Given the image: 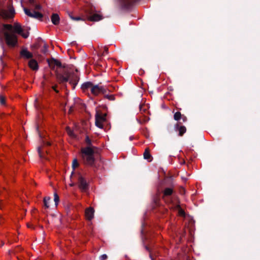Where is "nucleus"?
Instances as JSON below:
<instances>
[{
	"mask_svg": "<svg viewBox=\"0 0 260 260\" xmlns=\"http://www.w3.org/2000/svg\"><path fill=\"white\" fill-rule=\"evenodd\" d=\"M22 31L21 26L18 23H15L14 26L10 24L4 25L3 32L7 45L10 47L15 46L17 42V37L13 32L20 34Z\"/></svg>",
	"mask_w": 260,
	"mask_h": 260,
	"instance_id": "nucleus-1",
	"label": "nucleus"
},
{
	"mask_svg": "<svg viewBox=\"0 0 260 260\" xmlns=\"http://www.w3.org/2000/svg\"><path fill=\"white\" fill-rule=\"evenodd\" d=\"M82 157L86 164L91 165L94 161L93 154L94 149L91 146H88L82 148L81 150Z\"/></svg>",
	"mask_w": 260,
	"mask_h": 260,
	"instance_id": "nucleus-2",
	"label": "nucleus"
},
{
	"mask_svg": "<svg viewBox=\"0 0 260 260\" xmlns=\"http://www.w3.org/2000/svg\"><path fill=\"white\" fill-rule=\"evenodd\" d=\"M56 77L57 79L61 82H69L71 84H76L78 81V77L74 74H65L62 75L57 74Z\"/></svg>",
	"mask_w": 260,
	"mask_h": 260,
	"instance_id": "nucleus-3",
	"label": "nucleus"
},
{
	"mask_svg": "<svg viewBox=\"0 0 260 260\" xmlns=\"http://www.w3.org/2000/svg\"><path fill=\"white\" fill-rule=\"evenodd\" d=\"M106 114L97 111L95 114V125L100 128L103 127V123L106 121Z\"/></svg>",
	"mask_w": 260,
	"mask_h": 260,
	"instance_id": "nucleus-4",
	"label": "nucleus"
},
{
	"mask_svg": "<svg viewBox=\"0 0 260 260\" xmlns=\"http://www.w3.org/2000/svg\"><path fill=\"white\" fill-rule=\"evenodd\" d=\"M23 10L25 14L31 18L37 19L38 20H41L43 17V14L38 11H35L34 9H29L25 8H23Z\"/></svg>",
	"mask_w": 260,
	"mask_h": 260,
	"instance_id": "nucleus-5",
	"label": "nucleus"
},
{
	"mask_svg": "<svg viewBox=\"0 0 260 260\" xmlns=\"http://www.w3.org/2000/svg\"><path fill=\"white\" fill-rule=\"evenodd\" d=\"M91 91L93 94L98 95L100 93H104L106 91V89L103 86L95 85L92 86Z\"/></svg>",
	"mask_w": 260,
	"mask_h": 260,
	"instance_id": "nucleus-6",
	"label": "nucleus"
},
{
	"mask_svg": "<svg viewBox=\"0 0 260 260\" xmlns=\"http://www.w3.org/2000/svg\"><path fill=\"white\" fill-rule=\"evenodd\" d=\"M94 210L92 207H89L86 209L85 211V216L86 219L88 220H92L94 217Z\"/></svg>",
	"mask_w": 260,
	"mask_h": 260,
	"instance_id": "nucleus-7",
	"label": "nucleus"
},
{
	"mask_svg": "<svg viewBox=\"0 0 260 260\" xmlns=\"http://www.w3.org/2000/svg\"><path fill=\"white\" fill-rule=\"evenodd\" d=\"M79 180V186L80 188L82 190H85L87 188V183L85 180L84 177L81 175H79L78 177Z\"/></svg>",
	"mask_w": 260,
	"mask_h": 260,
	"instance_id": "nucleus-8",
	"label": "nucleus"
},
{
	"mask_svg": "<svg viewBox=\"0 0 260 260\" xmlns=\"http://www.w3.org/2000/svg\"><path fill=\"white\" fill-rule=\"evenodd\" d=\"M14 14V11L13 9L9 10H2L1 12V16L4 18H12Z\"/></svg>",
	"mask_w": 260,
	"mask_h": 260,
	"instance_id": "nucleus-9",
	"label": "nucleus"
},
{
	"mask_svg": "<svg viewBox=\"0 0 260 260\" xmlns=\"http://www.w3.org/2000/svg\"><path fill=\"white\" fill-rule=\"evenodd\" d=\"M48 64L49 67L52 69L54 68L55 67H60L61 66V63L55 59H51L50 60H48Z\"/></svg>",
	"mask_w": 260,
	"mask_h": 260,
	"instance_id": "nucleus-10",
	"label": "nucleus"
},
{
	"mask_svg": "<svg viewBox=\"0 0 260 260\" xmlns=\"http://www.w3.org/2000/svg\"><path fill=\"white\" fill-rule=\"evenodd\" d=\"M21 55L25 58H30L32 57V54L27 49H23L20 52Z\"/></svg>",
	"mask_w": 260,
	"mask_h": 260,
	"instance_id": "nucleus-11",
	"label": "nucleus"
},
{
	"mask_svg": "<svg viewBox=\"0 0 260 260\" xmlns=\"http://www.w3.org/2000/svg\"><path fill=\"white\" fill-rule=\"evenodd\" d=\"M51 21L55 25L58 24L59 22V17L58 15L56 14H53L51 16Z\"/></svg>",
	"mask_w": 260,
	"mask_h": 260,
	"instance_id": "nucleus-12",
	"label": "nucleus"
},
{
	"mask_svg": "<svg viewBox=\"0 0 260 260\" xmlns=\"http://www.w3.org/2000/svg\"><path fill=\"white\" fill-rule=\"evenodd\" d=\"M29 67L32 69V70H37L38 69V63L37 62L34 60V59H31L29 61Z\"/></svg>",
	"mask_w": 260,
	"mask_h": 260,
	"instance_id": "nucleus-13",
	"label": "nucleus"
},
{
	"mask_svg": "<svg viewBox=\"0 0 260 260\" xmlns=\"http://www.w3.org/2000/svg\"><path fill=\"white\" fill-rule=\"evenodd\" d=\"M102 18V16L99 14H94L92 16H91L89 18V19L91 21H96L101 20Z\"/></svg>",
	"mask_w": 260,
	"mask_h": 260,
	"instance_id": "nucleus-14",
	"label": "nucleus"
},
{
	"mask_svg": "<svg viewBox=\"0 0 260 260\" xmlns=\"http://www.w3.org/2000/svg\"><path fill=\"white\" fill-rule=\"evenodd\" d=\"M44 206L46 208H48L50 207V203L51 201V198L49 197H46L44 198Z\"/></svg>",
	"mask_w": 260,
	"mask_h": 260,
	"instance_id": "nucleus-15",
	"label": "nucleus"
},
{
	"mask_svg": "<svg viewBox=\"0 0 260 260\" xmlns=\"http://www.w3.org/2000/svg\"><path fill=\"white\" fill-rule=\"evenodd\" d=\"M92 86V84L91 83L86 82L82 84V88L84 90L88 88H90V89H91Z\"/></svg>",
	"mask_w": 260,
	"mask_h": 260,
	"instance_id": "nucleus-16",
	"label": "nucleus"
},
{
	"mask_svg": "<svg viewBox=\"0 0 260 260\" xmlns=\"http://www.w3.org/2000/svg\"><path fill=\"white\" fill-rule=\"evenodd\" d=\"M59 200V199L58 196L57 194V193H55L54 194V201L55 202L56 207L57 206V205L58 204Z\"/></svg>",
	"mask_w": 260,
	"mask_h": 260,
	"instance_id": "nucleus-17",
	"label": "nucleus"
},
{
	"mask_svg": "<svg viewBox=\"0 0 260 260\" xmlns=\"http://www.w3.org/2000/svg\"><path fill=\"white\" fill-rule=\"evenodd\" d=\"M181 117V114L180 112H176L174 115V118L176 120H179Z\"/></svg>",
	"mask_w": 260,
	"mask_h": 260,
	"instance_id": "nucleus-18",
	"label": "nucleus"
},
{
	"mask_svg": "<svg viewBox=\"0 0 260 260\" xmlns=\"http://www.w3.org/2000/svg\"><path fill=\"white\" fill-rule=\"evenodd\" d=\"M172 193V189L170 188H166L164 191V194L166 196H169V195L171 194Z\"/></svg>",
	"mask_w": 260,
	"mask_h": 260,
	"instance_id": "nucleus-19",
	"label": "nucleus"
},
{
	"mask_svg": "<svg viewBox=\"0 0 260 260\" xmlns=\"http://www.w3.org/2000/svg\"><path fill=\"white\" fill-rule=\"evenodd\" d=\"M150 154L147 149H146L144 153V157L145 159H148L150 158Z\"/></svg>",
	"mask_w": 260,
	"mask_h": 260,
	"instance_id": "nucleus-20",
	"label": "nucleus"
},
{
	"mask_svg": "<svg viewBox=\"0 0 260 260\" xmlns=\"http://www.w3.org/2000/svg\"><path fill=\"white\" fill-rule=\"evenodd\" d=\"M79 165V164L78 162L77 159H74L72 163V167L73 169H75L76 168H77Z\"/></svg>",
	"mask_w": 260,
	"mask_h": 260,
	"instance_id": "nucleus-21",
	"label": "nucleus"
},
{
	"mask_svg": "<svg viewBox=\"0 0 260 260\" xmlns=\"http://www.w3.org/2000/svg\"><path fill=\"white\" fill-rule=\"evenodd\" d=\"M186 132V128L184 126H181L179 128V134L182 136Z\"/></svg>",
	"mask_w": 260,
	"mask_h": 260,
	"instance_id": "nucleus-22",
	"label": "nucleus"
},
{
	"mask_svg": "<svg viewBox=\"0 0 260 260\" xmlns=\"http://www.w3.org/2000/svg\"><path fill=\"white\" fill-rule=\"evenodd\" d=\"M67 133L68 134H69V135H70L71 137H74L75 136H74V134L73 133V132L69 128H67Z\"/></svg>",
	"mask_w": 260,
	"mask_h": 260,
	"instance_id": "nucleus-23",
	"label": "nucleus"
},
{
	"mask_svg": "<svg viewBox=\"0 0 260 260\" xmlns=\"http://www.w3.org/2000/svg\"><path fill=\"white\" fill-rule=\"evenodd\" d=\"M0 103L2 105H4L5 104V98L2 95H0Z\"/></svg>",
	"mask_w": 260,
	"mask_h": 260,
	"instance_id": "nucleus-24",
	"label": "nucleus"
},
{
	"mask_svg": "<svg viewBox=\"0 0 260 260\" xmlns=\"http://www.w3.org/2000/svg\"><path fill=\"white\" fill-rule=\"evenodd\" d=\"M23 38H26L28 37L29 33L28 31L23 32L22 31H21V34H20Z\"/></svg>",
	"mask_w": 260,
	"mask_h": 260,
	"instance_id": "nucleus-25",
	"label": "nucleus"
},
{
	"mask_svg": "<svg viewBox=\"0 0 260 260\" xmlns=\"http://www.w3.org/2000/svg\"><path fill=\"white\" fill-rule=\"evenodd\" d=\"M42 8V7L39 4H37L35 5V9L34 10L36 11H38L39 10H41Z\"/></svg>",
	"mask_w": 260,
	"mask_h": 260,
	"instance_id": "nucleus-26",
	"label": "nucleus"
},
{
	"mask_svg": "<svg viewBox=\"0 0 260 260\" xmlns=\"http://www.w3.org/2000/svg\"><path fill=\"white\" fill-rule=\"evenodd\" d=\"M107 258V255L105 254H104L100 256V260H105Z\"/></svg>",
	"mask_w": 260,
	"mask_h": 260,
	"instance_id": "nucleus-27",
	"label": "nucleus"
},
{
	"mask_svg": "<svg viewBox=\"0 0 260 260\" xmlns=\"http://www.w3.org/2000/svg\"><path fill=\"white\" fill-rule=\"evenodd\" d=\"M179 214L181 216H184V212L181 209H179Z\"/></svg>",
	"mask_w": 260,
	"mask_h": 260,
	"instance_id": "nucleus-28",
	"label": "nucleus"
},
{
	"mask_svg": "<svg viewBox=\"0 0 260 260\" xmlns=\"http://www.w3.org/2000/svg\"><path fill=\"white\" fill-rule=\"evenodd\" d=\"M70 18L72 19H73L74 20H81V18L80 17H74L72 16L71 15H70Z\"/></svg>",
	"mask_w": 260,
	"mask_h": 260,
	"instance_id": "nucleus-29",
	"label": "nucleus"
},
{
	"mask_svg": "<svg viewBox=\"0 0 260 260\" xmlns=\"http://www.w3.org/2000/svg\"><path fill=\"white\" fill-rule=\"evenodd\" d=\"M38 99L37 98H36L35 100V103H34V106L37 109L38 108V106H37V102H38Z\"/></svg>",
	"mask_w": 260,
	"mask_h": 260,
	"instance_id": "nucleus-30",
	"label": "nucleus"
},
{
	"mask_svg": "<svg viewBox=\"0 0 260 260\" xmlns=\"http://www.w3.org/2000/svg\"><path fill=\"white\" fill-rule=\"evenodd\" d=\"M38 153L39 154L40 157H42V156L41 153V148L40 147H38Z\"/></svg>",
	"mask_w": 260,
	"mask_h": 260,
	"instance_id": "nucleus-31",
	"label": "nucleus"
},
{
	"mask_svg": "<svg viewBox=\"0 0 260 260\" xmlns=\"http://www.w3.org/2000/svg\"><path fill=\"white\" fill-rule=\"evenodd\" d=\"M86 141L88 144L90 143V140H89L88 137H86Z\"/></svg>",
	"mask_w": 260,
	"mask_h": 260,
	"instance_id": "nucleus-32",
	"label": "nucleus"
},
{
	"mask_svg": "<svg viewBox=\"0 0 260 260\" xmlns=\"http://www.w3.org/2000/svg\"><path fill=\"white\" fill-rule=\"evenodd\" d=\"M35 0H29V3L30 4H33Z\"/></svg>",
	"mask_w": 260,
	"mask_h": 260,
	"instance_id": "nucleus-33",
	"label": "nucleus"
},
{
	"mask_svg": "<svg viewBox=\"0 0 260 260\" xmlns=\"http://www.w3.org/2000/svg\"><path fill=\"white\" fill-rule=\"evenodd\" d=\"M108 51V48L107 47H104V52L107 53Z\"/></svg>",
	"mask_w": 260,
	"mask_h": 260,
	"instance_id": "nucleus-34",
	"label": "nucleus"
},
{
	"mask_svg": "<svg viewBox=\"0 0 260 260\" xmlns=\"http://www.w3.org/2000/svg\"><path fill=\"white\" fill-rule=\"evenodd\" d=\"M52 88H53V89H54L56 92H58V90H57L55 89V86H53V87H52Z\"/></svg>",
	"mask_w": 260,
	"mask_h": 260,
	"instance_id": "nucleus-35",
	"label": "nucleus"
},
{
	"mask_svg": "<svg viewBox=\"0 0 260 260\" xmlns=\"http://www.w3.org/2000/svg\"><path fill=\"white\" fill-rule=\"evenodd\" d=\"M27 227H28V228H30V227H31L30 224H27Z\"/></svg>",
	"mask_w": 260,
	"mask_h": 260,
	"instance_id": "nucleus-36",
	"label": "nucleus"
},
{
	"mask_svg": "<svg viewBox=\"0 0 260 260\" xmlns=\"http://www.w3.org/2000/svg\"><path fill=\"white\" fill-rule=\"evenodd\" d=\"M74 185V184L73 183H71L70 184V186H73Z\"/></svg>",
	"mask_w": 260,
	"mask_h": 260,
	"instance_id": "nucleus-37",
	"label": "nucleus"
}]
</instances>
